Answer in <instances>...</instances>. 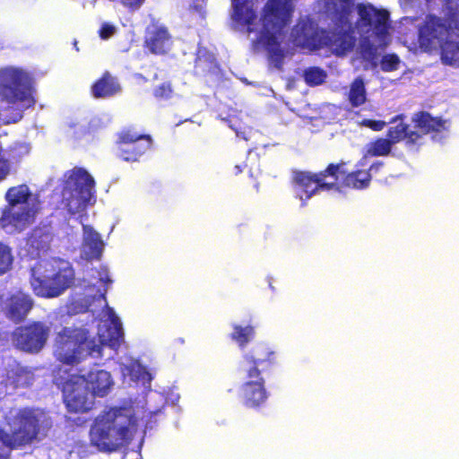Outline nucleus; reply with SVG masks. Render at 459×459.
I'll list each match as a JSON object with an SVG mask.
<instances>
[{"label": "nucleus", "instance_id": "obj_26", "mask_svg": "<svg viewBox=\"0 0 459 459\" xmlns=\"http://www.w3.org/2000/svg\"><path fill=\"white\" fill-rule=\"evenodd\" d=\"M232 19L242 25L247 26L248 32L254 31L251 25L255 24L256 14L254 9L248 4V0H231Z\"/></svg>", "mask_w": 459, "mask_h": 459}, {"label": "nucleus", "instance_id": "obj_37", "mask_svg": "<svg viewBox=\"0 0 459 459\" xmlns=\"http://www.w3.org/2000/svg\"><path fill=\"white\" fill-rule=\"evenodd\" d=\"M400 59L396 54H387L382 57L381 68L385 72H392L398 68Z\"/></svg>", "mask_w": 459, "mask_h": 459}, {"label": "nucleus", "instance_id": "obj_1", "mask_svg": "<svg viewBox=\"0 0 459 459\" xmlns=\"http://www.w3.org/2000/svg\"><path fill=\"white\" fill-rule=\"evenodd\" d=\"M137 427L133 405L110 406L95 418L90 430V441L100 451L113 452L131 442Z\"/></svg>", "mask_w": 459, "mask_h": 459}, {"label": "nucleus", "instance_id": "obj_6", "mask_svg": "<svg viewBox=\"0 0 459 459\" xmlns=\"http://www.w3.org/2000/svg\"><path fill=\"white\" fill-rule=\"evenodd\" d=\"M344 163H330L319 172L295 170L291 175V184L297 196L306 205L307 200L320 191L339 190V174Z\"/></svg>", "mask_w": 459, "mask_h": 459}, {"label": "nucleus", "instance_id": "obj_28", "mask_svg": "<svg viewBox=\"0 0 459 459\" xmlns=\"http://www.w3.org/2000/svg\"><path fill=\"white\" fill-rule=\"evenodd\" d=\"M233 331L230 338L236 342L238 347L243 350L255 336V326L247 325L246 326L240 325H233Z\"/></svg>", "mask_w": 459, "mask_h": 459}, {"label": "nucleus", "instance_id": "obj_27", "mask_svg": "<svg viewBox=\"0 0 459 459\" xmlns=\"http://www.w3.org/2000/svg\"><path fill=\"white\" fill-rule=\"evenodd\" d=\"M7 379L14 388L29 387L34 381V373L26 367L16 365L8 371Z\"/></svg>", "mask_w": 459, "mask_h": 459}, {"label": "nucleus", "instance_id": "obj_45", "mask_svg": "<svg viewBox=\"0 0 459 459\" xmlns=\"http://www.w3.org/2000/svg\"><path fill=\"white\" fill-rule=\"evenodd\" d=\"M74 48H76V50H78L77 42L76 41L74 42Z\"/></svg>", "mask_w": 459, "mask_h": 459}, {"label": "nucleus", "instance_id": "obj_34", "mask_svg": "<svg viewBox=\"0 0 459 459\" xmlns=\"http://www.w3.org/2000/svg\"><path fill=\"white\" fill-rule=\"evenodd\" d=\"M359 47L362 58L376 65L378 59L377 48L368 39L362 40Z\"/></svg>", "mask_w": 459, "mask_h": 459}, {"label": "nucleus", "instance_id": "obj_40", "mask_svg": "<svg viewBox=\"0 0 459 459\" xmlns=\"http://www.w3.org/2000/svg\"><path fill=\"white\" fill-rule=\"evenodd\" d=\"M120 3L131 11L138 10L145 0H119Z\"/></svg>", "mask_w": 459, "mask_h": 459}, {"label": "nucleus", "instance_id": "obj_15", "mask_svg": "<svg viewBox=\"0 0 459 459\" xmlns=\"http://www.w3.org/2000/svg\"><path fill=\"white\" fill-rule=\"evenodd\" d=\"M383 166L384 163L382 161H376L368 168H364L365 163L363 160H360L356 169L348 173L342 169V166L341 173L339 174V177L342 176V181L341 183L339 182V187L342 186L358 190L366 189L370 185L372 173H377Z\"/></svg>", "mask_w": 459, "mask_h": 459}, {"label": "nucleus", "instance_id": "obj_7", "mask_svg": "<svg viewBox=\"0 0 459 459\" xmlns=\"http://www.w3.org/2000/svg\"><path fill=\"white\" fill-rule=\"evenodd\" d=\"M64 192L68 194L65 205L70 214L74 215L86 209L93 195L95 181L89 172L75 167L66 174Z\"/></svg>", "mask_w": 459, "mask_h": 459}, {"label": "nucleus", "instance_id": "obj_46", "mask_svg": "<svg viewBox=\"0 0 459 459\" xmlns=\"http://www.w3.org/2000/svg\"><path fill=\"white\" fill-rule=\"evenodd\" d=\"M333 178H327V181H332Z\"/></svg>", "mask_w": 459, "mask_h": 459}, {"label": "nucleus", "instance_id": "obj_41", "mask_svg": "<svg viewBox=\"0 0 459 459\" xmlns=\"http://www.w3.org/2000/svg\"><path fill=\"white\" fill-rule=\"evenodd\" d=\"M9 172L8 162L4 160H0V180L3 179Z\"/></svg>", "mask_w": 459, "mask_h": 459}, {"label": "nucleus", "instance_id": "obj_24", "mask_svg": "<svg viewBox=\"0 0 459 459\" xmlns=\"http://www.w3.org/2000/svg\"><path fill=\"white\" fill-rule=\"evenodd\" d=\"M120 91L121 87L117 79L108 71L104 72L91 87V93L95 99L109 98L116 95Z\"/></svg>", "mask_w": 459, "mask_h": 459}, {"label": "nucleus", "instance_id": "obj_12", "mask_svg": "<svg viewBox=\"0 0 459 459\" xmlns=\"http://www.w3.org/2000/svg\"><path fill=\"white\" fill-rule=\"evenodd\" d=\"M50 326L43 321H31L16 327L12 334L14 346L24 352L39 353L47 344Z\"/></svg>", "mask_w": 459, "mask_h": 459}, {"label": "nucleus", "instance_id": "obj_38", "mask_svg": "<svg viewBox=\"0 0 459 459\" xmlns=\"http://www.w3.org/2000/svg\"><path fill=\"white\" fill-rule=\"evenodd\" d=\"M116 31L114 25L109 23H103L99 30V36L102 39H109Z\"/></svg>", "mask_w": 459, "mask_h": 459}, {"label": "nucleus", "instance_id": "obj_5", "mask_svg": "<svg viewBox=\"0 0 459 459\" xmlns=\"http://www.w3.org/2000/svg\"><path fill=\"white\" fill-rule=\"evenodd\" d=\"M293 12L292 0H267L262 9L260 41L267 50L269 58L279 69L281 68L284 58L279 36L291 22Z\"/></svg>", "mask_w": 459, "mask_h": 459}, {"label": "nucleus", "instance_id": "obj_44", "mask_svg": "<svg viewBox=\"0 0 459 459\" xmlns=\"http://www.w3.org/2000/svg\"><path fill=\"white\" fill-rule=\"evenodd\" d=\"M101 281L105 283L111 282V280L108 276L105 279H101Z\"/></svg>", "mask_w": 459, "mask_h": 459}, {"label": "nucleus", "instance_id": "obj_22", "mask_svg": "<svg viewBox=\"0 0 459 459\" xmlns=\"http://www.w3.org/2000/svg\"><path fill=\"white\" fill-rule=\"evenodd\" d=\"M90 392L95 396L104 397L111 390L113 380L109 372L104 369L90 371L86 377H80Z\"/></svg>", "mask_w": 459, "mask_h": 459}, {"label": "nucleus", "instance_id": "obj_29", "mask_svg": "<svg viewBox=\"0 0 459 459\" xmlns=\"http://www.w3.org/2000/svg\"><path fill=\"white\" fill-rule=\"evenodd\" d=\"M30 195L29 187L26 185H20L10 187L5 194V199L8 203V207L13 208L18 204H27Z\"/></svg>", "mask_w": 459, "mask_h": 459}, {"label": "nucleus", "instance_id": "obj_21", "mask_svg": "<svg viewBox=\"0 0 459 459\" xmlns=\"http://www.w3.org/2000/svg\"><path fill=\"white\" fill-rule=\"evenodd\" d=\"M194 74L197 76H217L220 65L213 52L205 47H198L195 58Z\"/></svg>", "mask_w": 459, "mask_h": 459}, {"label": "nucleus", "instance_id": "obj_10", "mask_svg": "<svg viewBox=\"0 0 459 459\" xmlns=\"http://www.w3.org/2000/svg\"><path fill=\"white\" fill-rule=\"evenodd\" d=\"M117 156L127 162H137L152 146L150 134L140 133L135 126H128L117 133L115 142Z\"/></svg>", "mask_w": 459, "mask_h": 459}, {"label": "nucleus", "instance_id": "obj_3", "mask_svg": "<svg viewBox=\"0 0 459 459\" xmlns=\"http://www.w3.org/2000/svg\"><path fill=\"white\" fill-rule=\"evenodd\" d=\"M275 364V351L264 342L256 343L243 355L239 370L245 382L240 387V396L246 407L257 409L265 403L268 393L263 374Z\"/></svg>", "mask_w": 459, "mask_h": 459}, {"label": "nucleus", "instance_id": "obj_16", "mask_svg": "<svg viewBox=\"0 0 459 459\" xmlns=\"http://www.w3.org/2000/svg\"><path fill=\"white\" fill-rule=\"evenodd\" d=\"M33 307V300L29 294L16 291L5 300L3 311L5 316L14 324L23 321Z\"/></svg>", "mask_w": 459, "mask_h": 459}, {"label": "nucleus", "instance_id": "obj_20", "mask_svg": "<svg viewBox=\"0 0 459 459\" xmlns=\"http://www.w3.org/2000/svg\"><path fill=\"white\" fill-rule=\"evenodd\" d=\"M13 208L6 207L3 210L0 217V226L2 228L12 226L22 230L34 221L37 210L32 206L25 205L18 211Z\"/></svg>", "mask_w": 459, "mask_h": 459}, {"label": "nucleus", "instance_id": "obj_31", "mask_svg": "<svg viewBox=\"0 0 459 459\" xmlns=\"http://www.w3.org/2000/svg\"><path fill=\"white\" fill-rule=\"evenodd\" d=\"M124 341V333L121 323L116 319L112 321V325L107 328L106 342L107 344L114 350H117Z\"/></svg>", "mask_w": 459, "mask_h": 459}, {"label": "nucleus", "instance_id": "obj_18", "mask_svg": "<svg viewBox=\"0 0 459 459\" xmlns=\"http://www.w3.org/2000/svg\"><path fill=\"white\" fill-rule=\"evenodd\" d=\"M411 122L414 126L411 129L420 134V140L424 134H441L448 128V120L441 117H433L424 110L415 112L411 117Z\"/></svg>", "mask_w": 459, "mask_h": 459}, {"label": "nucleus", "instance_id": "obj_2", "mask_svg": "<svg viewBox=\"0 0 459 459\" xmlns=\"http://www.w3.org/2000/svg\"><path fill=\"white\" fill-rule=\"evenodd\" d=\"M5 422L9 432L0 429V459H10L11 451L31 446L52 427L47 413L35 407L10 411Z\"/></svg>", "mask_w": 459, "mask_h": 459}, {"label": "nucleus", "instance_id": "obj_33", "mask_svg": "<svg viewBox=\"0 0 459 459\" xmlns=\"http://www.w3.org/2000/svg\"><path fill=\"white\" fill-rule=\"evenodd\" d=\"M442 62L446 65L459 67V45L447 43L441 51Z\"/></svg>", "mask_w": 459, "mask_h": 459}, {"label": "nucleus", "instance_id": "obj_14", "mask_svg": "<svg viewBox=\"0 0 459 459\" xmlns=\"http://www.w3.org/2000/svg\"><path fill=\"white\" fill-rule=\"evenodd\" d=\"M359 22L362 27L372 28L379 38L388 35L389 13L385 9H377L372 4H358Z\"/></svg>", "mask_w": 459, "mask_h": 459}, {"label": "nucleus", "instance_id": "obj_9", "mask_svg": "<svg viewBox=\"0 0 459 459\" xmlns=\"http://www.w3.org/2000/svg\"><path fill=\"white\" fill-rule=\"evenodd\" d=\"M88 331L73 326H65L56 333L53 343L55 359L65 365L74 366L80 362Z\"/></svg>", "mask_w": 459, "mask_h": 459}, {"label": "nucleus", "instance_id": "obj_42", "mask_svg": "<svg viewBox=\"0 0 459 459\" xmlns=\"http://www.w3.org/2000/svg\"><path fill=\"white\" fill-rule=\"evenodd\" d=\"M236 134L238 137H240L247 142L251 140L254 134H255V132H236Z\"/></svg>", "mask_w": 459, "mask_h": 459}, {"label": "nucleus", "instance_id": "obj_43", "mask_svg": "<svg viewBox=\"0 0 459 459\" xmlns=\"http://www.w3.org/2000/svg\"><path fill=\"white\" fill-rule=\"evenodd\" d=\"M234 169H235V171H234L235 175H238L242 171L240 166H236Z\"/></svg>", "mask_w": 459, "mask_h": 459}, {"label": "nucleus", "instance_id": "obj_13", "mask_svg": "<svg viewBox=\"0 0 459 459\" xmlns=\"http://www.w3.org/2000/svg\"><path fill=\"white\" fill-rule=\"evenodd\" d=\"M63 399L69 412L83 413L91 411L94 405L92 394L81 377L68 380L63 388Z\"/></svg>", "mask_w": 459, "mask_h": 459}, {"label": "nucleus", "instance_id": "obj_23", "mask_svg": "<svg viewBox=\"0 0 459 459\" xmlns=\"http://www.w3.org/2000/svg\"><path fill=\"white\" fill-rule=\"evenodd\" d=\"M447 31L446 24L435 15H429L420 29V38L423 42L434 44L444 39Z\"/></svg>", "mask_w": 459, "mask_h": 459}, {"label": "nucleus", "instance_id": "obj_25", "mask_svg": "<svg viewBox=\"0 0 459 459\" xmlns=\"http://www.w3.org/2000/svg\"><path fill=\"white\" fill-rule=\"evenodd\" d=\"M82 230V245L86 258L89 260L100 259L104 247V243L100 233L94 230V229L90 225H83Z\"/></svg>", "mask_w": 459, "mask_h": 459}, {"label": "nucleus", "instance_id": "obj_4", "mask_svg": "<svg viewBox=\"0 0 459 459\" xmlns=\"http://www.w3.org/2000/svg\"><path fill=\"white\" fill-rule=\"evenodd\" d=\"M0 100L7 104L2 109L4 124L19 122L36 103L31 76L21 68H0Z\"/></svg>", "mask_w": 459, "mask_h": 459}, {"label": "nucleus", "instance_id": "obj_8", "mask_svg": "<svg viewBox=\"0 0 459 459\" xmlns=\"http://www.w3.org/2000/svg\"><path fill=\"white\" fill-rule=\"evenodd\" d=\"M404 115L400 114L392 118L386 133V138H377L367 145L366 155L370 157L388 155L394 144L403 142L407 147L420 145V134L404 122Z\"/></svg>", "mask_w": 459, "mask_h": 459}, {"label": "nucleus", "instance_id": "obj_35", "mask_svg": "<svg viewBox=\"0 0 459 459\" xmlns=\"http://www.w3.org/2000/svg\"><path fill=\"white\" fill-rule=\"evenodd\" d=\"M13 260L11 248L0 243V276L11 269Z\"/></svg>", "mask_w": 459, "mask_h": 459}, {"label": "nucleus", "instance_id": "obj_32", "mask_svg": "<svg viewBox=\"0 0 459 459\" xmlns=\"http://www.w3.org/2000/svg\"><path fill=\"white\" fill-rule=\"evenodd\" d=\"M304 80L308 86H318L325 82L326 72L317 66H311L304 71Z\"/></svg>", "mask_w": 459, "mask_h": 459}, {"label": "nucleus", "instance_id": "obj_19", "mask_svg": "<svg viewBox=\"0 0 459 459\" xmlns=\"http://www.w3.org/2000/svg\"><path fill=\"white\" fill-rule=\"evenodd\" d=\"M355 42L356 38L351 27L348 30L337 28L328 31L324 38V42H320L319 46L324 44L332 48L336 56H343L352 50Z\"/></svg>", "mask_w": 459, "mask_h": 459}, {"label": "nucleus", "instance_id": "obj_11", "mask_svg": "<svg viewBox=\"0 0 459 459\" xmlns=\"http://www.w3.org/2000/svg\"><path fill=\"white\" fill-rule=\"evenodd\" d=\"M51 267V273L45 274L34 273L30 279V284L34 293L39 297L55 298L62 294L74 282V273L72 267L66 266L57 271Z\"/></svg>", "mask_w": 459, "mask_h": 459}, {"label": "nucleus", "instance_id": "obj_30", "mask_svg": "<svg viewBox=\"0 0 459 459\" xmlns=\"http://www.w3.org/2000/svg\"><path fill=\"white\" fill-rule=\"evenodd\" d=\"M367 100V92L364 81L361 77H357L351 84L349 91V101L353 108L363 105Z\"/></svg>", "mask_w": 459, "mask_h": 459}, {"label": "nucleus", "instance_id": "obj_36", "mask_svg": "<svg viewBox=\"0 0 459 459\" xmlns=\"http://www.w3.org/2000/svg\"><path fill=\"white\" fill-rule=\"evenodd\" d=\"M173 87L170 82H164L153 89V96L158 100H168L173 96Z\"/></svg>", "mask_w": 459, "mask_h": 459}, {"label": "nucleus", "instance_id": "obj_17", "mask_svg": "<svg viewBox=\"0 0 459 459\" xmlns=\"http://www.w3.org/2000/svg\"><path fill=\"white\" fill-rule=\"evenodd\" d=\"M171 45V36L163 25L153 24L147 29L143 47L150 53L162 56L169 52Z\"/></svg>", "mask_w": 459, "mask_h": 459}, {"label": "nucleus", "instance_id": "obj_39", "mask_svg": "<svg viewBox=\"0 0 459 459\" xmlns=\"http://www.w3.org/2000/svg\"><path fill=\"white\" fill-rule=\"evenodd\" d=\"M362 125L369 127L373 131H381L384 129L386 124L382 120L364 119L362 121Z\"/></svg>", "mask_w": 459, "mask_h": 459}]
</instances>
